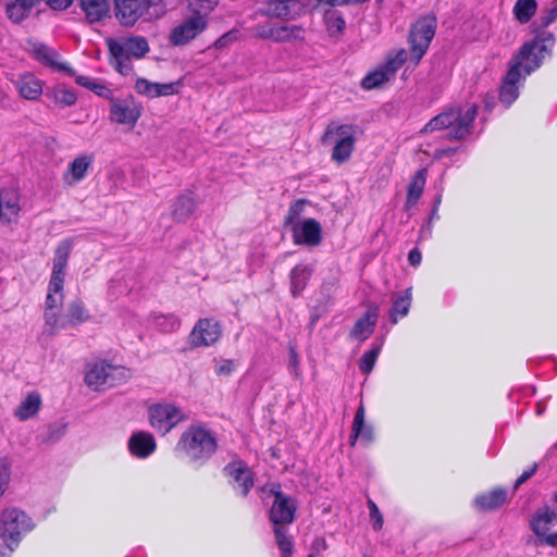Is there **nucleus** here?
Returning <instances> with one entry per match:
<instances>
[{
  "mask_svg": "<svg viewBox=\"0 0 557 557\" xmlns=\"http://www.w3.org/2000/svg\"><path fill=\"white\" fill-rule=\"evenodd\" d=\"M537 463L534 462L529 469L524 470L522 474L516 480L513 491H517L524 482L532 478L537 471Z\"/></svg>",
  "mask_w": 557,
  "mask_h": 557,
  "instance_id": "obj_56",
  "label": "nucleus"
},
{
  "mask_svg": "<svg viewBox=\"0 0 557 557\" xmlns=\"http://www.w3.org/2000/svg\"><path fill=\"white\" fill-rule=\"evenodd\" d=\"M537 515L543 516L546 519L547 523H553L557 520V508L550 510L548 506H544L542 508H537L535 511Z\"/></svg>",
  "mask_w": 557,
  "mask_h": 557,
  "instance_id": "obj_60",
  "label": "nucleus"
},
{
  "mask_svg": "<svg viewBox=\"0 0 557 557\" xmlns=\"http://www.w3.org/2000/svg\"><path fill=\"white\" fill-rule=\"evenodd\" d=\"M329 545L324 537H315L311 544V549L314 552L313 554L320 555L327 549Z\"/></svg>",
  "mask_w": 557,
  "mask_h": 557,
  "instance_id": "obj_61",
  "label": "nucleus"
},
{
  "mask_svg": "<svg viewBox=\"0 0 557 557\" xmlns=\"http://www.w3.org/2000/svg\"><path fill=\"white\" fill-rule=\"evenodd\" d=\"M177 446L185 451L191 463L200 467L215 454L218 441L211 430L202 425H190L182 434Z\"/></svg>",
  "mask_w": 557,
  "mask_h": 557,
  "instance_id": "obj_1",
  "label": "nucleus"
},
{
  "mask_svg": "<svg viewBox=\"0 0 557 557\" xmlns=\"http://www.w3.org/2000/svg\"><path fill=\"white\" fill-rule=\"evenodd\" d=\"M269 493L274 496V500L269 512V520L273 525H286L293 523L297 510L296 499L283 493L280 484L273 485Z\"/></svg>",
  "mask_w": 557,
  "mask_h": 557,
  "instance_id": "obj_8",
  "label": "nucleus"
},
{
  "mask_svg": "<svg viewBox=\"0 0 557 557\" xmlns=\"http://www.w3.org/2000/svg\"><path fill=\"white\" fill-rule=\"evenodd\" d=\"M67 423L63 420L54 421L45 426L39 435L41 443L52 444L59 442L66 433Z\"/></svg>",
  "mask_w": 557,
  "mask_h": 557,
  "instance_id": "obj_40",
  "label": "nucleus"
},
{
  "mask_svg": "<svg viewBox=\"0 0 557 557\" xmlns=\"http://www.w3.org/2000/svg\"><path fill=\"white\" fill-rule=\"evenodd\" d=\"M141 115V106L136 103L134 97L115 98L110 103V119L117 124L134 126Z\"/></svg>",
  "mask_w": 557,
  "mask_h": 557,
  "instance_id": "obj_11",
  "label": "nucleus"
},
{
  "mask_svg": "<svg viewBox=\"0 0 557 557\" xmlns=\"http://www.w3.org/2000/svg\"><path fill=\"white\" fill-rule=\"evenodd\" d=\"M85 18L89 24L98 23L107 18L110 14V4L108 0H78Z\"/></svg>",
  "mask_w": 557,
  "mask_h": 557,
  "instance_id": "obj_30",
  "label": "nucleus"
},
{
  "mask_svg": "<svg viewBox=\"0 0 557 557\" xmlns=\"http://www.w3.org/2000/svg\"><path fill=\"white\" fill-rule=\"evenodd\" d=\"M63 300V294L62 293H55V292H49L46 297V309L48 310H54L58 309L59 306L62 305Z\"/></svg>",
  "mask_w": 557,
  "mask_h": 557,
  "instance_id": "obj_55",
  "label": "nucleus"
},
{
  "mask_svg": "<svg viewBox=\"0 0 557 557\" xmlns=\"http://www.w3.org/2000/svg\"><path fill=\"white\" fill-rule=\"evenodd\" d=\"M411 305V288H407L401 296H397L393 299L392 307L389 309V320L393 324L398 322L397 314L405 317L408 314Z\"/></svg>",
  "mask_w": 557,
  "mask_h": 557,
  "instance_id": "obj_37",
  "label": "nucleus"
},
{
  "mask_svg": "<svg viewBox=\"0 0 557 557\" xmlns=\"http://www.w3.org/2000/svg\"><path fill=\"white\" fill-rule=\"evenodd\" d=\"M20 212V199L11 189L0 190V223L9 224L15 220Z\"/></svg>",
  "mask_w": 557,
  "mask_h": 557,
  "instance_id": "obj_28",
  "label": "nucleus"
},
{
  "mask_svg": "<svg viewBox=\"0 0 557 557\" xmlns=\"http://www.w3.org/2000/svg\"><path fill=\"white\" fill-rule=\"evenodd\" d=\"M535 36L529 41H525L522 46L531 45V53L524 60L523 72L525 75H531L537 69L541 67L546 57L552 55V47L555 44V35L552 32H545L544 29L534 33Z\"/></svg>",
  "mask_w": 557,
  "mask_h": 557,
  "instance_id": "obj_7",
  "label": "nucleus"
},
{
  "mask_svg": "<svg viewBox=\"0 0 557 557\" xmlns=\"http://www.w3.org/2000/svg\"><path fill=\"white\" fill-rule=\"evenodd\" d=\"M304 28L299 25H260L257 34L260 38L272 39L276 42L302 39Z\"/></svg>",
  "mask_w": 557,
  "mask_h": 557,
  "instance_id": "obj_18",
  "label": "nucleus"
},
{
  "mask_svg": "<svg viewBox=\"0 0 557 557\" xmlns=\"http://www.w3.org/2000/svg\"><path fill=\"white\" fill-rule=\"evenodd\" d=\"M95 157L90 154L77 156L69 165L67 173L72 176L73 183L81 182L85 178L90 165L94 163Z\"/></svg>",
  "mask_w": 557,
  "mask_h": 557,
  "instance_id": "obj_35",
  "label": "nucleus"
},
{
  "mask_svg": "<svg viewBox=\"0 0 557 557\" xmlns=\"http://www.w3.org/2000/svg\"><path fill=\"white\" fill-rule=\"evenodd\" d=\"M206 27L207 21L203 16L193 15L172 29L170 34V42L173 46H184L194 39Z\"/></svg>",
  "mask_w": 557,
  "mask_h": 557,
  "instance_id": "obj_15",
  "label": "nucleus"
},
{
  "mask_svg": "<svg viewBox=\"0 0 557 557\" xmlns=\"http://www.w3.org/2000/svg\"><path fill=\"white\" fill-rule=\"evenodd\" d=\"M127 445L129 453L139 459L149 457L157 448L154 436L146 431L133 433Z\"/></svg>",
  "mask_w": 557,
  "mask_h": 557,
  "instance_id": "obj_20",
  "label": "nucleus"
},
{
  "mask_svg": "<svg viewBox=\"0 0 557 557\" xmlns=\"http://www.w3.org/2000/svg\"><path fill=\"white\" fill-rule=\"evenodd\" d=\"M148 413L151 426L162 435L166 434L181 420L178 408L170 404H154L149 407Z\"/></svg>",
  "mask_w": 557,
  "mask_h": 557,
  "instance_id": "obj_12",
  "label": "nucleus"
},
{
  "mask_svg": "<svg viewBox=\"0 0 557 557\" xmlns=\"http://www.w3.org/2000/svg\"><path fill=\"white\" fill-rule=\"evenodd\" d=\"M557 20L556 15L548 8L542 11V14L531 24L530 28L532 33H539L547 28Z\"/></svg>",
  "mask_w": 557,
  "mask_h": 557,
  "instance_id": "obj_49",
  "label": "nucleus"
},
{
  "mask_svg": "<svg viewBox=\"0 0 557 557\" xmlns=\"http://www.w3.org/2000/svg\"><path fill=\"white\" fill-rule=\"evenodd\" d=\"M127 379L125 368L113 366L106 360L96 362L85 374V383L94 389L113 387Z\"/></svg>",
  "mask_w": 557,
  "mask_h": 557,
  "instance_id": "obj_6",
  "label": "nucleus"
},
{
  "mask_svg": "<svg viewBox=\"0 0 557 557\" xmlns=\"http://www.w3.org/2000/svg\"><path fill=\"white\" fill-rule=\"evenodd\" d=\"M324 22L330 30L342 33L345 28V20L342 13L336 9H324Z\"/></svg>",
  "mask_w": 557,
  "mask_h": 557,
  "instance_id": "obj_47",
  "label": "nucleus"
},
{
  "mask_svg": "<svg viewBox=\"0 0 557 557\" xmlns=\"http://www.w3.org/2000/svg\"><path fill=\"white\" fill-rule=\"evenodd\" d=\"M288 369L294 373L295 377H299V356L295 345L288 346Z\"/></svg>",
  "mask_w": 557,
  "mask_h": 557,
  "instance_id": "obj_54",
  "label": "nucleus"
},
{
  "mask_svg": "<svg viewBox=\"0 0 557 557\" xmlns=\"http://www.w3.org/2000/svg\"><path fill=\"white\" fill-rule=\"evenodd\" d=\"M379 313V306L370 304L367 311L355 322L349 332V337L360 342L367 341L374 332Z\"/></svg>",
  "mask_w": 557,
  "mask_h": 557,
  "instance_id": "obj_19",
  "label": "nucleus"
},
{
  "mask_svg": "<svg viewBox=\"0 0 557 557\" xmlns=\"http://www.w3.org/2000/svg\"><path fill=\"white\" fill-rule=\"evenodd\" d=\"M234 370V362L233 360H224L223 364L219 366L215 369V373L218 375H230Z\"/></svg>",
  "mask_w": 557,
  "mask_h": 557,
  "instance_id": "obj_62",
  "label": "nucleus"
},
{
  "mask_svg": "<svg viewBox=\"0 0 557 557\" xmlns=\"http://www.w3.org/2000/svg\"><path fill=\"white\" fill-rule=\"evenodd\" d=\"M356 125L338 124L336 122H331L325 127L321 143L324 146L334 144L332 160L336 163L343 164L350 159L356 145Z\"/></svg>",
  "mask_w": 557,
  "mask_h": 557,
  "instance_id": "obj_3",
  "label": "nucleus"
},
{
  "mask_svg": "<svg viewBox=\"0 0 557 557\" xmlns=\"http://www.w3.org/2000/svg\"><path fill=\"white\" fill-rule=\"evenodd\" d=\"M121 45L124 47V53L128 54V58L140 59L149 52L148 40L144 36H131L123 38Z\"/></svg>",
  "mask_w": 557,
  "mask_h": 557,
  "instance_id": "obj_33",
  "label": "nucleus"
},
{
  "mask_svg": "<svg viewBox=\"0 0 557 557\" xmlns=\"http://www.w3.org/2000/svg\"><path fill=\"white\" fill-rule=\"evenodd\" d=\"M44 96L50 101L47 104L48 108L51 107V103L61 108L72 107L77 101L76 92L73 89L67 88L65 84L62 83H58L53 86H47Z\"/></svg>",
  "mask_w": 557,
  "mask_h": 557,
  "instance_id": "obj_22",
  "label": "nucleus"
},
{
  "mask_svg": "<svg viewBox=\"0 0 557 557\" xmlns=\"http://www.w3.org/2000/svg\"><path fill=\"white\" fill-rule=\"evenodd\" d=\"M289 230L295 245L317 247L322 243V226L315 219H304L302 222L293 225Z\"/></svg>",
  "mask_w": 557,
  "mask_h": 557,
  "instance_id": "obj_13",
  "label": "nucleus"
},
{
  "mask_svg": "<svg viewBox=\"0 0 557 557\" xmlns=\"http://www.w3.org/2000/svg\"><path fill=\"white\" fill-rule=\"evenodd\" d=\"M218 4V0H193L190 5L194 8V15L205 17L209 12L213 11Z\"/></svg>",
  "mask_w": 557,
  "mask_h": 557,
  "instance_id": "obj_52",
  "label": "nucleus"
},
{
  "mask_svg": "<svg viewBox=\"0 0 557 557\" xmlns=\"http://www.w3.org/2000/svg\"><path fill=\"white\" fill-rule=\"evenodd\" d=\"M546 519L547 518H544L536 512H534L530 519V528L537 536V545L540 544V541H542V539L548 534L547 531L549 530L550 523H547Z\"/></svg>",
  "mask_w": 557,
  "mask_h": 557,
  "instance_id": "obj_48",
  "label": "nucleus"
},
{
  "mask_svg": "<svg viewBox=\"0 0 557 557\" xmlns=\"http://www.w3.org/2000/svg\"><path fill=\"white\" fill-rule=\"evenodd\" d=\"M426 175L428 170L425 168H422L416 172V174L411 177L407 188L408 196L411 198H421L426 183Z\"/></svg>",
  "mask_w": 557,
  "mask_h": 557,
  "instance_id": "obj_45",
  "label": "nucleus"
},
{
  "mask_svg": "<svg viewBox=\"0 0 557 557\" xmlns=\"http://www.w3.org/2000/svg\"><path fill=\"white\" fill-rule=\"evenodd\" d=\"M41 398L37 392H32L27 397L18 405L15 410V416L21 420L25 421L35 416L40 409Z\"/></svg>",
  "mask_w": 557,
  "mask_h": 557,
  "instance_id": "obj_34",
  "label": "nucleus"
},
{
  "mask_svg": "<svg viewBox=\"0 0 557 557\" xmlns=\"http://www.w3.org/2000/svg\"><path fill=\"white\" fill-rule=\"evenodd\" d=\"M539 545H547L550 547H557V531L544 536L542 539V541H540Z\"/></svg>",
  "mask_w": 557,
  "mask_h": 557,
  "instance_id": "obj_64",
  "label": "nucleus"
},
{
  "mask_svg": "<svg viewBox=\"0 0 557 557\" xmlns=\"http://www.w3.org/2000/svg\"><path fill=\"white\" fill-rule=\"evenodd\" d=\"M67 324L77 325L89 319V314L82 300H74L67 309Z\"/></svg>",
  "mask_w": 557,
  "mask_h": 557,
  "instance_id": "obj_46",
  "label": "nucleus"
},
{
  "mask_svg": "<svg viewBox=\"0 0 557 557\" xmlns=\"http://www.w3.org/2000/svg\"><path fill=\"white\" fill-rule=\"evenodd\" d=\"M531 45L521 46L508 61V70L499 88V101L509 108L519 97V83L528 75L523 72L524 60L531 53Z\"/></svg>",
  "mask_w": 557,
  "mask_h": 557,
  "instance_id": "obj_4",
  "label": "nucleus"
},
{
  "mask_svg": "<svg viewBox=\"0 0 557 557\" xmlns=\"http://www.w3.org/2000/svg\"><path fill=\"white\" fill-rule=\"evenodd\" d=\"M422 255L418 248H413L408 253V261L411 265L417 267L421 263Z\"/></svg>",
  "mask_w": 557,
  "mask_h": 557,
  "instance_id": "obj_63",
  "label": "nucleus"
},
{
  "mask_svg": "<svg viewBox=\"0 0 557 557\" xmlns=\"http://www.w3.org/2000/svg\"><path fill=\"white\" fill-rule=\"evenodd\" d=\"M478 104H471L466 111L465 115L456 122L455 125L449 127L445 137L449 140H461L471 134L473 122L478 115Z\"/></svg>",
  "mask_w": 557,
  "mask_h": 557,
  "instance_id": "obj_25",
  "label": "nucleus"
},
{
  "mask_svg": "<svg viewBox=\"0 0 557 557\" xmlns=\"http://www.w3.org/2000/svg\"><path fill=\"white\" fill-rule=\"evenodd\" d=\"M157 326L163 332H174L181 326V320L174 314H160L156 318Z\"/></svg>",
  "mask_w": 557,
  "mask_h": 557,
  "instance_id": "obj_50",
  "label": "nucleus"
},
{
  "mask_svg": "<svg viewBox=\"0 0 557 557\" xmlns=\"http://www.w3.org/2000/svg\"><path fill=\"white\" fill-rule=\"evenodd\" d=\"M311 201L306 198H299L290 203L288 211L283 220V226L289 228L293 225L302 222L300 216L305 212L307 206H310Z\"/></svg>",
  "mask_w": 557,
  "mask_h": 557,
  "instance_id": "obj_38",
  "label": "nucleus"
},
{
  "mask_svg": "<svg viewBox=\"0 0 557 557\" xmlns=\"http://www.w3.org/2000/svg\"><path fill=\"white\" fill-rule=\"evenodd\" d=\"M536 10H537L536 0H517L512 12H513L515 18L520 24H527L535 15Z\"/></svg>",
  "mask_w": 557,
  "mask_h": 557,
  "instance_id": "obj_39",
  "label": "nucleus"
},
{
  "mask_svg": "<svg viewBox=\"0 0 557 557\" xmlns=\"http://www.w3.org/2000/svg\"><path fill=\"white\" fill-rule=\"evenodd\" d=\"M313 269L309 264H297L289 273L290 294L294 298H298L305 290L308 281L312 275Z\"/></svg>",
  "mask_w": 557,
  "mask_h": 557,
  "instance_id": "obj_31",
  "label": "nucleus"
},
{
  "mask_svg": "<svg viewBox=\"0 0 557 557\" xmlns=\"http://www.w3.org/2000/svg\"><path fill=\"white\" fill-rule=\"evenodd\" d=\"M368 508L370 511V520H371L373 530L374 531L382 530L383 522H384L383 515L381 513L376 504L371 498L368 499Z\"/></svg>",
  "mask_w": 557,
  "mask_h": 557,
  "instance_id": "obj_53",
  "label": "nucleus"
},
{
  "mask_svg": "<svg viewBox=\"0 0 557 557\" xmlns=\"http://www.w3.org/2000/svg\"><path fill=\"white\" fill-rule=\"evenodd\" d=\"M366 410L363 405H360L356 411L351 433H350V445H355L356 441L360 437L367 445L374 441V430L370 424L364 422Z\"/></svg>",
  "mask_w": 557,
  "mask_h": 557,
  "instance_id": "obj_29",
  "label": "nucleus"
},
{
  "mask_svg": "<svg viewBox=\"0 0 557 557\" xmlns=\"http://www.w3.org/2000/svg\"><path fill=\"white\" fill-rule=\"evenodd\" d=\"M507 491L504 487H496L488 493L476 495L473 506L479 511H494L507 503Z\"/></svg>",
  "mask_w": 557,
  "mask_h": 557,
  "instance_id": "obj_27",
  "label": "nucleus"
},
{
  "mask_svg": "<svg viewBox=\"0 0 557 557\" xmlns=\"http://www.w3.org/2000/svg\"><path fill=\"white\" fill-rule=\"evenodd\" d=\"M276 544L283 557H289L294 553V540L284 525H273Z\"/></svg>",
  "mask_w": 557,
  "mask_h": 557,
  "instance_id": "obj_43",
  "label": "nucleus"
},
{
  "mask_svg": "<svg viewBox=\"0 0 557 557\" xmlns=\"http://www.w3.org/2000/svg\"><path fill=\"white\" fill-rule=\"evenodd\" d=\"M73 238H65L58 244L54 250L53 268L48 285L49 292L61 293L63 290L65 269L73 248Z\"/></svg>",
  "mask_w": 557,
  "mask_h": 557,
  "instance_id": "obj_9",
  "label": "nucleus"
},
{
  "mask_svg": "<svg viewBox=\"0 0 557 557\" xmlns=\"http://www.w3.org/2000/svg\"><path fill=\"white\" fill-rule=\"evenodd\" d=\"M387 74L392 77L403 66V64L394 57L391 55L384 63L381 64Z\"/></svg>",
  "mask_w": 557,
  "mask_h": 557,
  "instance_id": "obj_57",
  "label": "nucleus"
},
{
  "mask_svg": "<svg viewBox=\"0 0 557 557\" xmlns=\"http://www.w3.org/2000/svg\"><path fill=\"white\" fill-rule=\"evenodd\" d=\"M197 207L196 196L191 190L180 194L172 203V218L175 222H186Z\"/></svg>",
  "mask_w": 557,
  "mask_h": 557,
  "instance_id": "obj_24",
  "label": "nucleus"
},
{
  "mask_svg": "<svg viewBox=\"0 0 557 557\" xmlns=\"http://www.w3.org/2000/svg\"><path fill=\"white\" fill-rule=\"evenodd\" d=\"M236 34H237V32L233 30V32L225 33L224 35L219 37L216 39V41L214 42L215 48L221 49V48L227 47L231 42L236 40V38H237Z\"/></svg>",
  "mask_w": 557,
  "mask_h": 557,
  "instance_id": "obj_58",
  "label": "nucleus"
},
{
  "mask_svg": "<svg viewBox=\"0 0 557 557\" xmlns=\"http://www.w3.org/2000/svg\"><path fill=\"white\" fill-rule=\"evenodd\" d=\"M33 519L23 510L12 507L3 509L0 517V537L9 552H14L22 536L35 529Z\"/></svg>",
  "mask_w": 557,
  "mask_h": 557,
  "instance_id": "obj_2",
  "label": "nucleus"
},
{
  "mask_svg": "<svg viewBox=\"0 0 557 557\" xmlns=\"http://www.w3.org/2000/svg\"><path fill=\"white\" fill-rule=\"evenodd\" d=\"M106 44L110 54V63L113 65L116 72L123 76H127L133 72V65L128 54L124 53L123 46L116 39L109 37L106 39Z\"/></svg>",
  "mask_w": 557,
  "mask_h": 557,
  "instance_id": "obj_23",
  "label": "nucleus"
},
{
  "mask_svg": "<svg viewBox=\"0 0 557 557\" xmlns=\"http://www.w3.org/2000/svg\"><path fill=\"white\" fill-rule=\"evenodd\" d=\"M223 472L231 479L234 488H240V494L246 497L255 484L253 473L242 461H232L223 468Z\"/></svg>",
  "mask_w": 557,
  "mask_h": 557,
  "instance_id": "obj_16",
  "label": "nucleus"
},
{
  "mask_svg": "<svg viewBox=\"0 0 557 557\" xmlns=\"http://www.w3.org/2000/svg\"><path fill=\"white\" fill-rule=\"evenodd\" d=\"M222 335L221 324L210 318L199 319L194 325L188 342L191 348L213 345Z\"/></svg>",
  "mask_w": 557,
  "mask_h": 557,
  "instance_id": "obj_10",
  "label": "nucleus"
},
{
  "mask_svg": "<svg viewBox=\"0 0 557 557\" xmlns=\"http://www.w3.org/2000/svg\"><path fill=\"white\" fill-rule=\"evenodd\" d=\"M437 21L434 15H424L418 18L410 28L408 42L411 59L418 63L425 54L436 30Z\"/></svg>",
  "mask_w": 557,
  "mask_h": 557,
  "instance_id": "obj_5",
  "label": "nucleus"
},
{
  "mask_svg": "<svg viewBox=\"0 0 557 557\" xmlns=\"http://www.w3.org/2000/svg\"><path fill=\"white\" fill-rule=\"evenodd\" d=\"M292 3L290 0H267L259 8V13L271 18L287 20L292 15Z\"/></svg>",
  "mask_w": 557,
  "mask_h": 557,
  "instance_id": "obj_32",
  "label": "nucleus"
},
{
  "mask_svg": "<svg viewBox=\"0 0 557 557\" xmlns=\"http://www.w3.org/2000/svg\"><path fill=\"white\" fill-rule=\"evenodd\" d=\"M181 85L176 83H152L146 78L139 77L135 83V89L138 94L147 96L149 98H157L162 96H172L178 92L176 86Z\"/></svg>",
  "mask_w": 557,
  "mask_h": 557,
  "instance_id": "obj_21",
  "label": "nucleus"
},
{
  "mask_svg": "<svg viewBox=\"0 0 557 557\" xmlns=\"http://www.w3.org/2000/svg\"><path fill=\"white\" fill-rule=\"evenodd\" d=\"M44 92L40 81L35 77H27L21 82L20 94L25 99L36 100Z\"/></svg>",
  "mask_w": 557,
  "mask_h": 557,
  "instance_id": "obj_44",
  "label": "nucleus"
},
{
  "mask_svg": "<svg viewBox=\"0 0 557 557\" xmlns=\"http://www.w3.org/2000/svg\"><path fill=\"white\" fill-rule=\"evenodd\" d=\"M12 462L9 457L0 458V497L5 492V486L10 482Z\"/></svg>",
  "mask_w": 557,
  "mask_h": 557,
  "instance_id": "obj_51",
  "label": "nucleus"
},
{
  "mask_svg": "<svg viewBox=\"0 0 557 557\" xmlns=\"http://www.w3.org/2000/svg\"><path fill=\"white\" fill-rule=\"evenodd\" d=\"M92 92H95L99 97L108 99L110 103L113 102V100L115 99V97L113 96V91L101 83H98Z\"/></svg>",
  "mask_w": 557,
  "mask_h": 557,
  "instance_id": "obj_59",
  "label": "nucleus"
},
{
  "mask_svg": "<svg viewBox=\"0 0 557 557\" xmlns=\"http://www.w3.org/2000/svg\"><path fill=\"white\" fill-rule=\"evenodd\" d=\"M465 111L461 107L450 108L432 117L421 129V133H433L435 131L446 129L456 124Z\"/></svg>",
  "mask_w": 557,
  "mask_h": 557,
  "instance_id": "obj_26",
  "label": "nucleus"
},
{
  "mask_svg": "<svg viewBox=\"0 0 557 557\" xmlns=\"http://www.w3.org/2000/svg\"><path fill=\"white\" fill-rule=\"evenodd\" d=\"M32 9L33 7L28 5L24 1L17 2L14 0L7 3L5 13L12 23L20 24L29 16Z\"/></svg>",
  "mask_w": 557,
  "mask_h": 557,
  "instance_id": "obj_42",
  "label": "nucleus"
},
{
  "mask_svg": "<svg viewBox=\"0 0 557 557\" xmlns=\"http://www.w3.org/2000/svg\"><path fill=\"white\" fill-rule=\"evenodd\" d=\"M384 338H376L369 350H367L358 361L359 370L363 374L372 372L379 355L382 350Z\"/></svg>",
  "mask_w": 557,
  "mask_h": 557,
  "instance_id": "obj_36",
  "label": "nucleus"
},
{
  "mask_svg": "<svg viewBox=\"0 0 557 557\" xmlns=\"http://www.w3.org/2000/svg\"><path fill=\"white\" fill-rule=\"evenodd\" d=\"M32 53L36 61L54 72H64L69 76L75 75V70L66 62H59V52L53 48L42 44L35 42L32 45Z\"/></svg>",
  "mask_w": 557,
  "mask_h": 557,
  "instance_id": "obj_17",
  "label": "nucleus"
},
{
  "mask_svg": "<svg viewBox=\"0 0 557 557\" xmlns=\"http://www.w3.org/2000/svg\"><path fill=\"white\" fill-rule=\"evenodd\" d=\"M391 76L380 64L373 71H370L361 81L360 86L364 90H372L381 87L384 83L388 82Z\"/></svg>",
  "mask_w": 557,
  "mask_h": 557,
  "instance_id": "obj_41",
  "label": "nucleus"
},
{
  "mask_svg": "<svg viewBox=\"0 0 557 557\" xmlns=\"http://www.w3.org/2000/svg\"><path fill=\"white\" fill-rule=\"evenodd\" d=\"M147 0H114V14L124 27H131L144 16L148 10Z\"/></svg>",
  "mask_w": 557,
  "mask_h": 557,
  "instance_id": "obj_14",
  "label": "nucleus"
}]
</instances>
